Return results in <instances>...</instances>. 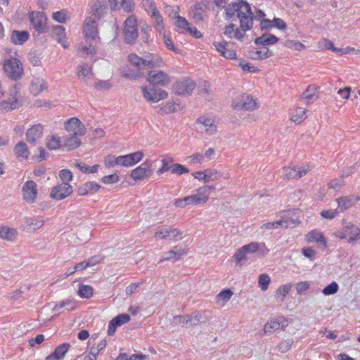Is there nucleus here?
<instances>
[{"instance_id":"nucleus-1","label":"nucleus","mask_w":360,"mask_h":360,"mask_svg":"<svg viewBox=\"0 0 360 360\" xmlns=\"http://www.w3.org/2000/svg\"><path fill=\"white\" fill-rule=\"evenodd\" d=\"M227 19H240V28L250 30L253 25V13L250 4L243 0L228 4L225 8Z\"/></svg>"},{"instance_id":"nucleus-2","label":"nucleus","mask_w":360,"mask_h":360,"mask_svg":"<svg viewBox=\"0 0 360 360\" xmlns=\"http://www.w3.org/2000/svg\"><path fill=\"white\" fill-rule=\"evenodd\" d=\"M128 59L133 68L142 72L150 68L160 67L162 62L159 56L151 53L146 55L144 58L139 57L135 53H131L129 55Z\"/></svg>"},{"instance_id":"nucleus-3","label":"nucleus","mask_w":360,"mask_h":360,"mask_svg":"<svg viewBox=\"0 0 360 360\" xmlns=\"http://www.w3.org/2000/svg\"><path fill=\"white\" fill-rule=\"evenodd\" d=\"M124 41L128 44H134L139 36L137 19L134 15L129 16L124 22L123 30Z\"/></svg>"},{"instance_id":"nucleus-4","label":"nucleus","mask_w":360,"mask_h":360,"mask_svg":"<svg viewBox=\"0 0 360 360\" xmlns=\"http://www.w3.org/2000/svg\"><path fill=\"white\" fill-rule=\"evenodd\" d=\"M4 70L6 75L13 80L19 79L23 72L21 62L15 58H9L4 60Z\"/></svg>"},{"instance_id":"nucleus-5","label":"nucleus","mask_w":360,"mask_h":360,"mask_svg":"<svg viewBox=\"0 0 360 360\" xmlns=\"http://www.w3.org/2000/svg\"><path fill=\"white\" fill-rule=\"evenodd\" d=\"M195 87L196 84L193 79L183 78L174 84L173 90L177 95L188 96L191 95Z\"/></svg>"},{"instance_id":"nucleus-6","label":"nucleus","mask_w":360,"mask_h":360,"mask_svg":"<svg viewBox=\"0 0 360 360\" xmlns=\"http://www.w3.org/2000/svg\"><path fill=\"white\" fill-rule=\"evenodd\" d=\"M32 26L39 34H43L48 32L47 18L44 13L40 11H33L29 16Z\"/></svg>"},{"instance_id":"nucleus-7","label":"nucleus","mask_w":360,"mask_h":360,"mask_svg":"<svg viewBox=\"0 0 360 360\" xmlns=\"http://www.w3.org/2000/svg\"><path fill=\"white\" fill-rule=\"evenodd\" d=\"M89 6L91 16L97 20H101L108 13V4L106 0H91Z\"/></svg>"},{"instance_id":"nucleus-8","label":"nucleus","mask_w":360,"mask_h":360,"mask_svg":"<svg viewBox=\"0 0 360 360\" xmlns=\"http://www.w3.org/2000/svg\"><path fill=\"white\" fill-rule=\"evenodd\" d=\"M141 91L144 98L150 102H158L167 97L168 94L165 90L154 86H143Z\"/></svg>"},{"instance_id":"nucleus-9","label":"nucleus","mask_w":360,"mask_h":360,"mask_svg":"<svg viewBox=\"0 0 360 360\" xmlns=\"http://www.w3.org/2000/svg\"><path fill=\"white\" fill-rule=\"evenodd\" d=\"M73 192L72 186L67 182L58 184L53 187L50 193V197L56 200L65 199Z\"/></svg>"},{"instance_id":"nucleus-10","label":"nucleus","mask_w":360,"mask_h":360,"mask_svg":"<svg viewBox=\"0 0 360 360\" xmlns=\"http://www.w3.org/2000/svg\"><path fill=\"white\" fill-rule=\"evenodd\" d=\"M153 162L150 160H146L139 167L132 170L131 176L135 180H141L148 178L153 173L152 169Z\"/></svg>"},{"instance_id":"nucleus-11","label":"nucleus","mask_w":360,"mask_h":360,"mask_svg":"<svg viewBox=\"0 0 360 360\" xmlns=\"http://www.w3.org/2000/svg\"><path fill=\"white\" fill-rule=\"evenodd\" d=\"M147 80L153 85L167 86L170 82V78L167 74L162 70H153L148 73Z\"/></svg>"},{"instance_id":"nucleus-12","label":"nucleus","mask_w":360,"mask_h":360,"mask_svg":"<svg viewBox=\"0 0 360 360\" xmlns=\"http://www.w3.org/2000/svg\"><path fill=\"white\" fill-rule=\"evenodd\" d=\"M65 131L69 134L84 136L86 134V128L82 122L77 117L68 120L64 124Z\"/></svg>"},{"instance_id":"nucleus-13","label":"nucleus","mask_w":360,"mask_h":360,"mask_svg":"<svg viewBox=\"0 0 360 360\" xmlns=\"http://www.w3.org/2000/svg\"><path fill=\"white\" fill-rule=\"evenodd\" d=\"M23 199L28 203H34L36 201L38 190L37 184L32 181H27L22 189Z\"/></svg>"},{"instance_id":"nucleus-14","label":"nucleus","mask_w":360,"mask_h":360,"mask_svg":"<svg viewBox=\"0 0 360 360\" xmlns=\"http://www.w3.org/2000/svg\"><path fill=\"white\" fill-rule=\"evenodd\" d=\"M310 170L311 167L309 165H303L298 167H283L282 176L288 179H297L304 176Z\"/></svg>"},{"instance_id":"nucleus-15","label":"nucleus","mask_w":360,"mask_h":360,"mask_svg":"<svg viewBox=\"0 0 360 360\" xmlns=\"http://www.w3.org/2000/svg\"><path fill=\"white\" fill-rule=\"evenodd\" d=\"M188 253V250L182 248L181 245H175L173 248L167 252L163 253L160 262L164 261H178L181 259V257Z\"/></svg>"},{"instance_id":"nucleus-16","label":"nucleus","mask_w":360,"mask_h":360,"mask_svg":"<svg viewBox=\"0 0 360 360\" xmlns=\"http://www.w3.org/2000/svg\"><path fill=\"white\" fill-rule=\"evenodd\" d=\"M97 19L89 16L86 18L83 27L84 36L88 39H96L98 34Z\"/></svg>"},{"instance_id":"nucleus-17","label":"nucleus","mask_w":360,"mask_h":360,"mask_svg":"<svg viewBox=\"0 0 360 360\" xmlns=\"http://www.w3.org/2000/svg\"><path fill=\"white\" fill-rule=\"evenodd\" d=\"M234 109L237 110H252L257 107V103L250 95H243L239 101L233 103Z\"/></svg>"},{"instance_id":"nucleus-18","label":"nucleus","mask_w":360,"mask_h":360,"mask_svg":"<svg viewBox=\"0 0 360 360\" xmlns=\"http://www.w3.org/2000/svg\"><path fill=\"white\" fill-rule=\"evenodd\" d=\"M143 157V153L141 151H137L125 155H120L118 162L120 165L130 167L140 162Z\"/></svg>"},{"instance_id":"nucleus-19","label":"nucleus","mask_w":360,"mask_h":360,"mask_svg":"<svg viewBox=\"0 0 360 360\" xmlns=\"http://www.w3.org/2000/svg\"><path fill=\"white\" fill-rule=\"evenodd\" d=\"M342 226H345V232L349 235V238L347 239L349 243H353L360 240V224L356 225L343 219Z\"/></svg>"},{"instance_id":"nucleus-20","label":"nucleus","mask_w":360,"mask_h":360,"mask_svg":"<svg viewBox=\"0 0 360 360\" xmlns=\"http://www.w3.org/2000/svg\"><path fill=\"white\" fill-rule=\"evenodd\" d=\"M18 90L16 85L14 89L11 90L8 100H5L0 102V111H9L18 108V98H16Z\"/></svg>"},{"instance_id":"nucleus-21","label":"nucleus","mask_w":360,"mask_h":360,"mask_svg":"<svg viewBox=\"0 0 360 360\" xmlns=\"http://www.w3.org/2000/svg\"><path fill=\"white\" fill-rule=\"evenodd\" d=\"M308 243L316 242L321 248H326V239L322 233L316 229L309 232L305 237Z\"/></svg>"},{"instance_id":"nucleus-22","label":"nucleus","mask_w":360,"mask_h":360,"mask_svg":"<svg viewBox=\"0 0 360 360\" xmlns=\"http://www.w3.org/2000/svg\"><path fill=\"white\" fill-rule=\"evenodd\" d=\"M100 188L101 186L98 183L87 181L78 187L77 193L79 195L84 196L97 192Z\"/></svg>"},{"instance_id":"nucleus-23","label":"nucleus","mask_w":360,"mask_h":360,"mask_svg":"<svg viewBox=\"0 0 360 360\" xmlns=\"http://www.w3.org/2000/svg\"><path fill=\"white\" fill-rule=\"evenodd\" d=\"M201 203V198L196 195L186 196L183 198H178L174 200V205L177 207H184L188 205H198Z\"/></svg>"},{"instance_id":"nucleus-24","label":"nucleus","mask_w":360,"mask_h":360,"mask_svg":"<svg viewBox=\"0 0 360 360\" xmlns=\"http://www.w3.org/2000/svg\"><path fill=\"white\" fill-rule=\"evenodd\" d=\"M70 347L69 343H63L58 346L54 352L47 356L46 360H61Z\"/></svg>"},{"instance_id":"nucleus-25","label":"nucleus","mask_w":360,"mask_h":360,"mask_svg":"<svg viewBox=\"0 0 360 360\" xmlns=\"http://www.w3.org/2000/svg\"><path fill=\"white\" fill-rule=\"evenodd\" d=\"M43 126L37 124L31 127L26 133L27 140L30 143H35L42 136Z\"/></svg>"},{"instance_id":"nucleus-26","label":"nucleus","mask_w":360,"mask_h":360,"mask_svg":"<svg viewBox=\"0 0 360 360\" xmlns=\"http://www.w3.org/2000/svg\"><path fill=\"white\" fill-rule=\"evenodd\" d=\"M52 37L56 39L57 41L60 44L63 48L67 49L68 44L65 41L66 33L65 29L62 25H56L53 27Z\"/></svg>"},{"instance_id":"nucleus-27","label":"nucleus","mask_w":360,"mask_h":360,"mask_svg":"<svg viewBox=\"0 0 360 360\" xmlns=\"http://www.w3.org/2000/svg\"><path fill=\"white\" fill-rule=\"evenodd\" d=\"M195 123L202 124L209 134H214L217 131V126L214 120L209 117L200 116L196 120Z\"/></svg>"},{"instance_id":"nucleus-28","label":"nucleus","mask_w":360,"mask_h":360,"mask_svg":"<svg viewBox=\"0 0 360 360\" xmlns=\"http://www.w3.org/2000/svg\"><path fill=\"white\" fill-rule=\"evenodd\" d=\"M79 135L69 134L63 137V148L71 150L78 148L81 145V141Z\"/></svg>"},{"instance_id":"nucleus-29","label":"nucleus","mask_w":360,"mask_h":360,"mask_svg":"<svg viewBox=\"0 0 360 360\" xmlns=\"http://www.w3.org/2000/svg\"><path fill=\"white\" fill-rule=\"evenodd\" d=\"M46 146L49 150L63 148V139L58 135H49L46 138Z\"/></svg>"},{"instance_id":"nucleus-30","label":"nucleus","mask_w":360,"mask_h":360,"mask_svg":"<svg viewBox=\"0 0 360 360\" xmlns=\"http://www.w3.org/2000/svg\"><path fill=\"white\" fill-rule=\"evenodd\" d=\"M158 234H162L161 238L165 239L169 238L170 240H179L182 238V232L177 229H166L157 231L154 237H157Z\"/></svg>"},{"instance_id":"nucleus-31","label":"nucleus","mask_w":360,"mask_h":360,"mask_svg":"<svg viewBox=\"0 0 360 360\" xmlns=\"http://www.w3.org/2000/svg\"><path fill=\"white\" fill-rule=\"evenodd\" d=\"M30 34L27 31L13 30L11 40L14 44H22L29 39Z\"/></svg>"},{"instance_id":"nucleus-32","label":"nucleus","mask_w":360,"mask_h":360,"mask_svg":"<svg viewBox=\"0 0 360 360\" xmlns=\"http://www.w3.org/2000/svg\"><path fill=\"white\" fill-rule=\"evenodd\" d=\"M47 88L44 80L41 78L34 79L31 83L30 91L31 94L36 96Z\"/></svg>"},{"instance_id":"nucleus-33","label":"nucleus","mask_w":360,"mask_h":360,"mask_svg":"<svg viewBox=\"0 0 360 360\" xmlns=\"http://www.w3.org/2000/svg\"><path fill=\"white\" fill-rule=\"evenodd\" d=\"M360 198L356 197L354 199V198L352 197H342L340 198H338L336 200L338 204V208L340 210L341 212L351 207L353 205L356 203L358 200H359Z\"/></svg>"},{"instance_id":"nucleus-34","label":"nucleus","mask_w":360,"mask_h":360,"mask_svg":"<svg viewBox=\"0 0 360 360\" xmlns=\"http://www.w3.org/2000/svg\"><path fill=\"white\" fill-rule=\"evenodd\" d=\"M278 38L271 34H263L261 37L255 39V43L257 45L267 46L275 44Z\"/></svg>"},{"instance_id":"nucleus-35","label":"nucleus","mask_w":360,"mask_h":360,"mask_svg":"<svg viewBox=\"0 0 360 360\" xmlns=\"http://www.w3.org/2000/svg\"><path fill=\"white\" fill-rule=\"evenodd\" d=\"M278 222H280L281 227L288 229L295 227L298 221L297 219H292L290 217V212L288 211L283 214Z\"/></svg>"},{"instance_id":"nucleus-36","label":"nucleus","mask_w":360,"mask_h":360,"mask_svg":"<svg viewBox=\"0 0 360 360\" xmlns=\"http://www.w3.org/2000/svg\"><path fill=\"white\" fill-rule=\"evenodd\" d=\"M151 18L153 21V25L157 32L160 34H162L165 32V25L163 22V19L162 15H160L159 11H156L153 12V13L150 14Z\"/></svg>"},{"instance_id":"nucleus-37","label":"nucleus","mask_w":360,"mask_h":360,"mask_svg":"<svg viewBox=\"0 0 360 360\" xmlns=\"http://www.w3.org/2000/svg\"><path fill=\"white\" fill-rule=\"evenodd\" d=\"M13 150L18 158L27 159L30 154L27 146L23 141L18 143L14 147Z\"/></svg>"},{"instance_id":"nucleus-38","label":"nucleus","mask_w":360,"mask_h":360,"mask_svg":"<svg viewBox=\"0 0 360 360\" xmlns=\"http://www.w3.org/2000/svg\"><path fill=\"white\" fill-rule=\"evenodd\" d=\"M17 236V231L8 226L0 228V237L7 240H14Z\"/></svg>"},{"instance_id":"nucleus-39","label":"nucleus","mask_w":360,"mask_h":360,"mask_svg":"<svg viewBox=\"0 0 360 360\" xmlns=\"http://www.w3.org/2000/svg\"><path fill=\"white\" fill-rule=\"evenodd\" d=\"M77 301L73 299H68L65 300H63L62 302H60L59 303L56 304L54 306L53 309L55 311H59L62 308L65 307L67 310L70 311L73 310L77 307Z\"/></svg>"},{"instance_id":"nucleus-40","label":"nucleus","mask_w":360,"mask_h":360,"mask_svg":"<svg viewBox=\"0 0 360 360\" xmlns=\"http://www.w3.org/2000/svg\"><path fill=\"white\" fill-rule=\"evenodd\" d=\"M94 288L89 285L80 284L77 294L82 298L89 299L93 296Z\"/></svg>"},{"instance_id":"nucleus-41","label":"nucleus","mask_w":360,"mask_h":360,"mask_svg":"<svg viewBox=\"0 0 360 360\" xmlns=\"http://www.w3.org/2000/svg\"><path fill=\"white\" fill-rule=\"evenodd\" d=\"M317 86L314 84H310L307 89L302 93L301 97L307 101H311L314 98H317Z\"/></svg>"},{"instance_id":"nucleus-42","label":"nucleus","mask_w":360,"mask_h":360,"mask_svg":"<svg viewBox=\"0 0 360 360\" xmlns=\"http://www.w3.org/2000/svg\"><path fill=\"white\" fill-rule=\"evenodd\" d=\"M122 75L123 77L131 79L141 77L143 75V72L135 69L134 68H131L127 67L122 69Z\"/></svg>"},{"instance_id":"nucleus-43","label":"nucleus","mask_w":360,"mask_h":360,"mask_svg":"<svg viewBox=\"0 0 360 360\" xmlns=\"http://www.w3.org/2000/svg\"><path fill=\"white\" fill-rule=\"evenodd\" d=\"M91 73V67L88 63H82L78 67L77 75L79 79L86 81Z\"/></svg>"},{"instance_id":"nucleus-44","label":"nucleus","mask_w":360,"mask_h":360,"mask_svg":"<svg viewBox=\"0 0 360 360\" xmlns=\"http://www.w3.org/2000/svg\"><path fill=\"white\" fill-rule=\"evenodd\" d=\"M292 286V285L291 283L281 285L276 292L277 300L280 302H283L286 295L290 292Z\"/></svg>"},{"instance_id":"nucleus-45","label":"nucleus","mask_w":360,"mask_h":360,"mask_svg":"<svg viewBox=\"0 0 360 360\" xmlns=\"http://www.w3.org/2000/svg\"><path fill=\"white\" fill-rule=\"evenodd\" d=\"M305 114L306 112L304 108L297 107L292 112L290 119L295 122L300 123L305 119Z\"/></svg>"},{"instance_id":"nucleus-46","label":"nucleus","mask_w":360,"mask_h":360,"mask_svg":"<svg viewBox=\"0 0 360 360\" xmlns=\"http://www.w3.org/2000/svg\"><path fill=\"white\" fill-rule=\"evenodd\" d=\"M273 56V52L266 47H262L254 53L253 59L264 60Z\"/></svg>"},{"instance_id":"nucleus-47","label":"nucleus","mask_w":360,"mask_h":360,"mask_svg":"<svg viewBox=\"0 0 360 360\" xmlns=\"http://www.w3.org/2000/svg\"><path fill=\"white\" fill-rule=\"evenodd\" d=\"M246 255V252L243 250L242 247L236 252L233 257L234 258L237 264L242 265L247 260Z\"/></svg>"},{"instance_id":"nucleus-48","label":"nucleus","mask_w":360,"mask_h":360,"mask_svg":"<svg viewBox=\"0 0 360 360\" xmlns=\"http://www.w3.org/2000/svg\"><path fill=\"white\" fill-rule=\"evenodd\" d=\"M339 289V285L335 281H333L322 290V292L325 295H330L335 294Z\"/></svg>"},{"instance_id":"nucleus-49","label":"nucleus","mask_w":360,"mask_h":360,"mask_svg":"<svg viewBox=\"0 0 360 360\" xmlns=\"http://www.w3.org/2000/svg\"><path fill=\"white\" fill-rule=\"evenodd\" d=\"M176 25L179 30V32L182 33L186 32L188 26L191 25L186 18L181 16L177 17Z\"/></svg>"},{"instance_id":"nucleus-50","label":"nucleus","mask_w":360,"mask_h":360,"mask_svg":"<svg viewBox=\"0 0 360 360\" xmlns=\"http://www.w3.org/2000/svg\"><path fill=\"white\" fill-rule=\"evenodd\" d=\"M163 33V41L165 46L167 49L173 51L174 52L178 53L179 49L176 48V46L174 45L173 41L172 40V38L169 34H167L165 32Z\"/></svg>"},{"instance_id":"nucleus-51","label":"nucleus","mask_w":360,"mask_h":360,"mask_svg":"<svg viewBox=\"0 0 360 360\" xmlns=\"http://www.w3.org/2000/svg\"><path fill=\"white\" fill-rule=\"evenodd\" d=\"M281 328V325L278 323V320L271 321L267 322L264 327V333H271L278 330Z\"/></svg>"},{"instance_id":"nucleus-52","label":"nucleus","mask_w":360,"mask_h":360,"mask_svg":"<svg viewBox=\"0 0 360 360\" xmlns=\"http://www.w3.org/2000/svg\"><path fill=\"white\" fill-rule=\"evenodd\" d=\"M171 172L172 174H176L178 175H181L184 173H188L189 172V170L184 165L179 164V163H176V164H173L171 166Z\"/></svg>"},{"instance_id":"nucleus-53","label":"nucleus","mask_w":360,"mask_h":360,"mask_svg":"<svg viewBox=\"0 0 360 360\" xmlns=\"http://www.w3.org/2000/svg\"><path fill=\"white\" fill-rule=\"evenodd\" d=\"M210 83L202 80L199 82L198 86V91L199 94L200 95H205L208 94L210 93Z\"/></svg>"},{"instance_id":"nucleus-54","label":"nucleus","mask_w":360,"mask_h":360,"mask_svg":"<svg viewBox=\"0 0 360 360\" xmlns=\"http://www.w3.org/2000/svg\"><path fill=\"white\" fill-rule=\"evenodd\" d=\"M142 5L143 7L146 11H148V13H150V14L153 13V12H155L158 11L157 6L154 3L153 0H143L142 1Z\"/></svg>"},{"instance_id":"nucleus-55","label":"nucleus","mask_w":360,"mask_h":360,"mask_svg":"<svg viewBox=\"0 0 360 360\" xmlns=\"http://www.w3.org/2000/svg\"><path fill=\"white\" fill-rule=\"evenodd\" d=\"M270 278L267 274H261L259 276V285L262 290H266L269 285Z\"/></svg>"},{"instance_id":"nucleus-56","label":"nucleus","mask_w":360,"mask_h":360,"mask_svg":"<svg viewBox=\"0 0 360 360\" xmlns=\"http://www.w3.org/2000/svg\"><path fill=\"white\" fill-rule=\"evenodd\" d=\"M130 319H131V317L129 314H122L117 315L112 319H113L114 322H115L117 326H120L129 322L130 321Z\"/></svg>"},{"instance_id":"nucleus-57","label":"nucleus","mask_w":360,"mask_h":360,"mask_svg":"<svg viewBox=\"0 0 360 360\" xmlns=\"http://www.w3.org/2000/svg\"><path fill=\"white\" fill-rule=\"evenodd\" d=\"M28 225L34 230L41 228L44 225V220L41 218H31L29 219Z\"/></svg>"},{"instance_id":"nucleus-58","label":"nucleus","mask_w":360,"mask_h":360,"mask_svg":"<svg viewBox=\"0 0 360 360\" xmlns=\"http://www.w3.org/2000/svg\"><path fill=\"white\" fill-rule=\"evenodd\" d=\"M59 177L63 182L68 183L72 179V173L69 169H63L59 172Z\"/></svg>"},{"instance_id":"nucleus-59","label":"nucleus","mask_w":360,"mask_h":360,"mask_svg":"<svg viewBox=\"0 0 360 360\" xmlns=\"http://www.w3.org/2000/svg\"><path fill=\"white\" fill-rule=\"evenodd\" d=\"M292 343L293 341L292 339L283 341L278 345V349L282 353H285L290 349Z\"/></svg>"},{"instance_id":"nucleus-60","label":"nucleus","mask_w":360,"mask_h":360,"mask_svg":"<svg viewBox=\"0 0 360 360\" xmlns=\"http://www.w3.org/2000/svg\"><path fill=\"white\" fill-rule=\"evenodd\" d=\"M67 16V11L65 10H60L53 13V18L60 23L65 22Z\"/></svg>"},{"instance_id":"nucleus-61","label":"nucleus","mask_w":360,"mask_h":360,"mask_svg":"<svg viewBox=\"0 0 360 360\" xmlns=\"http://www.w3.org/2000/svg\"><path fill=\"white\" fill-rule=\"evenodd\" d=\"M233 295L232 291L230 289H225L221 291L217 296L219 300L227 302L229 300Z\"/></svg>"},{"instance_id":"nucleus-62","label":"nucleus","mask_w":360,"mask_h":360,"mask_svg":"<svg viewBox=\"0 0 360 360\" xmlns=\"http://www.w3.org/2000/svg\"><path fill=\"white\" fill-rule=\"evenodd\" d=\"M238 65L241 67L244 71H248L249 72H257L259 71L257 68L251 65L250 63H246L245 60H240Z\"/></svg>"},{"instance_id":"nucleus-63","label":"nucleus","mask_w":360,"mask_h":360,"mask_svg":"<svg viewBox=\"0 0 360 360\" xmlns=\"http://www.w3.org/2000/svg\"><path fill=\"white\" fill-rule=\"evenodd\" d=\"M120 180V177L117 174H112L103 176L101 181L106 184L117 183Z\"/></svg>"},{"instance_id":"nucleus-64","label":"nucleus","mask_w":360,"mask_h":360,"mask_svg":"<svg viewBox=\"0 0 360 360\" xmlns=\"http://www.w3.org/2000/svg\"><path fill=\"white\" fill-rule=\"evenodd\" d=\"M301 252L303 254V255L304 257H306L307 258H309L310 260L313 261L316 258V251L312 249L311 248H303L302 250H301Z\"/></svg>"}]
</instances>
